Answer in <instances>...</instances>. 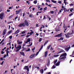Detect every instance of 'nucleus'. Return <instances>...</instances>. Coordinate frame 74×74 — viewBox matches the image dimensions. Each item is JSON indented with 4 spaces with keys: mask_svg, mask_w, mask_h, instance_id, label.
<instances>
[{
    "mask_svg": "<svg viewBox=\"0 0 74 74\" xmlns=\"http://www.w3.org/2000/svg\"><path fill=\"white\" fill-rule=\"evenodd\" d=\"M66 56H67V53H64L62 54L59 58V60L62 61L64 60L65 59H66Z\"/></svg>",
    "mask_w": 74,
    "mask_h": 74,
    "instance_id": "obj_1",
    "label": "nucleus"
},
{
    "mask_svg": "<svg viewBox=\"0 0 74 74\" xmlns=\"http://www.w3.org/2000/svg\"><path fill=\"white\" fill-rule=\"evenodd\" d=\"M15 47L16 49H17L16 50V52H18L21 49L22 47L21 45H18V46H17V47H16V44H15Z\"/></svg>",
    "mask_w": 74,
    "mask_h": 74,
    "instance_id": "obj_2",
    "label": "nucleus"
},
{
    "mask_svg": "<svg viewBox=\"0 0 74 74\" xmlns=\"http://www.w3.org/2000/svg\"><path fill=\"white\" fill-rule=\"evenodd\" d=\"M72 33L71 34L70 32H69L67 33V35H66V34H65L66 38H69L70 36H71V35H72V34H74V33L73 32V30H72Z\"/></svg>",
    "mask_w": 74,
    "mask_h": 74,
    "instance_id": "obj_3",
    "label": "nucleus"
},
{
    "mask_svg": "<svg viewBox=\"0 0 74 74\" xmlns=\"http://www.w3.org/2000/svg\"><path fill=\"white\" fill-rule=\"evenodd\" d=\"M4 15V13H1L0 14V18L1 19L3 20L4 18H5V15Z\"/></svg>",
    "mask_w": 74,
    "mask_h": 74,
    "instance_id": "obj_4",
    "label": "nucleus"
},
{
    "mask_svg": "<svg viewBox=\"0 0 74 74\" xmlns=\"http://www.w3.org/2000/svg\"><path fill=\"white\" fill-rule=\"evenodd\" d=\"M62 33H60V34L55 35V37H62Z\"/></svg>",
    "mask_w": 74,
    "mask_h": 74,
    "instance_id": "obj_5",
    "label": "nucleus"
},
{
    "mask_svg": "<svg viewBox=\"0 0 74 74\" xmlns=\"http://www.w3.org/2000/svg\"><path fill=\"white\" fill-rule=\"evenodd\" d=\"M43 48V45L42 46L41 48L40 49H39V50L38 51V52H37L36 54V56H37V55H38V53H39V52H40V51H41V49H42Z\"/></svg>",
    "mask_w": 74,
    "mask_h": 74,
    "instance_id": "obj_6",
    "label": "nucleus"
},
{
    "mask_svg": "<svg viewBox=\"0 0 74 74\" xmlns=\"http://www.w3.org/2000/svg\"><path fill=\"white\" fill-rule=\"evenodd\" d=\"M19 27H25V23H21L20 24L18 25Z\"/></svg>",
    "mask_w": 74,
    "mask_h": 74,
    "instance_id": "obj_7",
    "label": "nucleus"
},
{
    "mask_svg": "<svg viewBox=\"0 0 74 74\" xmlns=\"http://www.w3.org/2000/svg\"><path fill=\"white\" fill-rule=\"evenodd\" d=\"M23 70H27L28 71H29V68L28 67V66H25L23 68Z\"/></svg>",
    "mask_w": 74,
    "mask_h": 74,
    "instance_id": "obj_8",
    "label": "nucleus"
},
{
    "mask_svg": "<svg viewBox=\"0 0 74 74\" xmlns=\"http://www.w3.org/2000/svg\"><path fill=\"white\" fill-rule=\"evenodd\" d=\"M24 23L25 25H26V26H28L29 25V23H28V22H27V21L26 20H25Z\"/></svg>",
    "mask_w": 74,
    "mask_h": 74,
    "instance_id": "obj_9",
    "label": "nucleus"
},
{
    "mask_svg": "<svg viewBox=\"0 0 74 74\" xmlns=\"http://www.w3.org/2000/svg\"><path fill=\"white\" fill-rule=\"evenodd\" d=\"M64 52V50L62 49H61L59 52H56V54L58 55L59 54V53H62V52Z\"/></svg>",
    "mask_w": 74,
    "mask_h": 74,
    "instance_id": "obj_10",
    "label": "nucleus"
},
{
    "mask_svg": "<svg viewBox=\"0 0 74 74\" xmlns=\"http://www.w3.org/2000/svg\"><path fill=\"white\" fill-rule=\"evenodd\" d=\"M34 56H35V54H32L30 56V58L32 59V58L34 57Z\"/></svg>",
    "mask_w": 74,
    "mask_h": 74,
    "instance_id": "obj_11",
    "label": "nucleus"
},
{
    "mask_svg": "<svg viewBox=\"0 0 74 74\" xmlns=\"http://www.w3.org/2000/svg\"><path fill=\"white\" fill-rule=\"evenodd\" d=\"M21 9L19 10L18 11L16 10V14H19V13L20 12H21Z\"/></svg>",
    "mask_w": 74,
    "mask_h": 74,
    "instance_id": "obj_12",
    "label": "nucleus"
},
{
    "mask_svg": "<svg viewBox=\"0 0 74 74\" xmlns=\"http://www.w3.org/2000/svg\"><path fill=\"white\" fill-rule=\"evenodd\" d=\"M31 40V39H30V38H29L27 39V41L26 42L25 41V43H27V42H30Z\"/></svg>",
    "mask_w": 74,
    "mask_h": 74,
    "instance_id": "obj_13",
    "label": "nucleus"
},
{
    "mask_svg": "<svg viewBox=\"0 0 74 74\" xmlns=\"http://www.w3.org/2000/svg\"><path fill=\"white\" fill-rule=\"evenodd\" d=\"M6 31L7 29H4L3 32V35H5V34Z\"/></svg>",
    "mask_w": 74,
    "mask_h": 74,
    "instance_id": "obj_14",
    "label": "nucleus"
},
{
    "mask_svg": "<svg viewBox=\"0 0 74 74\" xmlns=\"http://www.w3.org/2000/svg\"><path fill=\"white\" fill-rule=\"evenodd\" d=\"M60 61H58L56 64V66H59L60 65Z\"/></svg>",
    "mask_w": 74,
    "mask_h": 74,
    "instance_id": "obj_15",
    "label": "nucleus"
},
{
    "mask_svg": "<svg viewBox=\"0 0 74 74\" xmlns=\"http://www.w3.org/2000/svg\"><path fill=\"white\" fill-rule=\"evenodd\" d=\"M70 48H71V47L70 46H69L68 48H65V51H68L69 50V49H70Z\"/></svg>",
    "mask_w": 74,
    "mask_h": 74,
    "instance_id": "obj_16",
    "label": "nucleus"
},
{
    "mask_svg": "<svg viewBox=\"0 0 74 74\" xmlns=\"http://www.w3.org/2000/svg\"><path fill=\"white\" fill-rule=\"evenodd\" d=\"M19 32V30H17L14 33V34H18Z\"/></svg>",
    "mask_w": 74,
    "mask_h": 74,
    "instance_id": "obj_17",
    "label": "nucleus"
},
{
    "mask_svg": "<svg viewBox=\"0 0 74 74\" xmlns=\"http://www.w3.org/2000/svg\"><path fill=\"white\" fill-rule=\"evenodd\" d=\"M45 57L46 58V57H47V55H48V51H46L45 52Z\"/></svg>",
    "mask_w": 74,
    "mask_h": 74,
    "instance_id": "obj_18",
    "label": "nucleus"
},
{
    "mask_svg": "<svg viewBox=\"0 0 74 74\" xmlns=\"http://www.w3.org/2000/svg\"><path fill=\"white\" fill-rule=\"evenodd\" d=\"M48 41H49L48 40H46V41L45 42L44 44V46H45V45H47V43H48Z\"/></svg>",
    "mask_w": 74,
    "mask_h": 74,
    "instance_id": "obj_19",
    "label": "nucleus"
},
{
    "mask_svg": "<svg viewBox=\"0 0 74 74\" xmlns=\"http://www.w3.org/2000/svg\"><path fill=\"white\" fill-rule=\"evenodd\" d=\"M40 72L41 74H43V73H44V69H41L40 71Z\"/></svg>",
    "mask_w": 74,
    "mask_h": 74,
    "instance_id": "obj_20",
    "label": "nucleus"
},
{
    "mask_svg": "<svg viewBox=\"0 0 74 74\" xmlns=\"http://www.w3.org/2000/svg\"><path fill=\"white\" fill-rule=\"evenodd\" d=\"M56 30L57 32H58L59 31H60V29H59V28H56Z\"/></svg>",
    "mask_w": 74,
    "mask_h": 74,
    "instance_id": "obj_21",
    "label": "nucleus"
},
{
    "mask_svg": "<svg viewBox=\"0 0 74 74\" xmlns=\"http://www.w3.org/2000/svg\"><path fill=\"white\" fill-rule=\"evenodd\" d=\"M17 44L18 45H21V44H22V41H21V42H18L17 43Z\"/></svg>",
    "mask_w": 74,
    "mask_h": 74,
    "instance_id": "obj_22",
    "label": "nucleus"
},
{
    "mask_svg": "<svg viewBox=\"0 0 74 74\" xmlns=\"http://www.w3.org/2000/svg\"><path fill=\"white\" fill-rule=\"evenodd\" d=\"M20 53L22 55H23V56H25V53L23 52H20Z\"/></svg>",
    "mask_w": 74,
    "mask_h": 74,
    "instance_id": "obj_23",
    "label": "nucleus"
},
{
    "mask_svg": "<svg viewBox=\"0 0 74 74\" xmlns=\"http://www.w3.org/2000/svg\"><path fill=\"white\" fill-rule=\"evenodd\" d=\"M51 45H49V46H48L47 47V49H49V48H50V47H51Z\"/></svg>",
    "mask_w": 74,
    "mask_h": 74,
    "instance_id": "obj_24",
    "label": "nucleus"
},
{
    "mask_svg": "<svg viewBox=\"0 0 74 74\" xmlns=\"http://www.w3.org/2000/svg\"><path fill=\"white\" fill-rule=\"evenodd\" d=\"M51 1L53 3H56V1H54L53 0H52Z\"/></svg>",
    "mask_w": 74,
    "mask_h": 74,
    "instance_id": "obj_25",
    "label": "nucleus"
},
{
    "mask_svg": "<svg viewBox=\"0 0 74 74\" xmlns=\"http://www.w3.org/2000/svg\"><path fill=\"white\" fill-rule=\"evenodd\" d=\"M37 0H36L34 1V4H37Z\"/></svg>",
    "mask_w": 74,
    "mask_h": 74,
    "instance_id": "obj_26",
    "label": "nucleus"
},
{
    "mask_svg": "<svg viewBox=\"0 0 74 74\" xmlns=\"http://www.w3.org/2000/svg\"><path fill=\"white\" fill-rule=\"evenodd\" d=\"M63 10H64V12H66L67 11V9L65 8H64Z\"/></svg>",
    "mask_w": 74,
    "mask_h": 74,
    "instance_id": "obj_27",
    "label": "nucleus"
},
{
    "mask_svg": "<svg viewBox=\"0 0 74 74\" xmlns=\"http://www.w3.org/2000/svg\"><path fill=\"white\" fill-rule=\"evenodd\" d=\"M50 13H51V14H54V11H50Z\"/></svg>",
    "mask_w": 74,
    "mask_h": 74,
    "instance_id": "obj_28",
    "label": "nucleus"
},
{
    "mask_svg": "<svg viewBox=\"0 0 74 74\" xmlns=\"http://www.w3.org/2000/svg\"><path fill=\"white\" fill-rule=\"evenodd\" d=\"M56 67H55V65H53V66L51 67V69H55Z\"/></svg>",
    "mask_w": 74,
    "mask_h": 74,
    "instance_id": "obj_29",
    "label": "nucleus"
},
{
    "mask_svg": "<svg viewBox=\"0 0 74 74\" xmlns=\"http://www.w3.org/2000/svg\"><path fill=\"white\" fill-rule=\"evenodd\" d=\"M60 55H55L54 56V57H55L56 58V57H58V56H59Z\"/></svg>",
    "mask_w": 74,
    "mask_h": 74,
    "instance_id": "obj_30",
    "label": "nucleus"
},
{
    "mask_svg": "<svg viewBox=\"0 0 74 74\" xmlns=\"http://www.w3.org/2000/svg\"><path fill=\"white\" fill-rule=\"evenodd\" d=\"M58 61V60H55L54 62H53L54 64H55L56 62H57V61Z\"/></svg>",
    "mask_w": 74,
    "mask_h": 74,
    "instance_id": "obj_31",
    "label": "nucleus"
},
{
    "mask_svg": "<svg viewBox=\"0 0 74 74\" xmlns=\"http://www.w3.org/2000/svg\"><path fill=\"white\" fill-rule=\"evenodd\" d=\"M64 28H67V26H65V24L64 23L63 25Z\"/></svg>",
    "mask_w": 74,
    "mask_h": 74,
    "instance_id": "obj_32",
    "label": "nucleus"
},
{
    "mask_svg": "<svg viewBox=\"0 0 74 74\" xmlns=\"http://www.w3.org/2000/svg\"><path fill=\"white\" fill-rule=\"evenodd\" d=\"M25 51H27V52L28 51H30V48H28V49L27 50H26Z\"/></svg>",
    "mask_w": 74,
    "mask_h": 74,
    "instance_id": "obj_33",
    "label": "nucleus"
},
{
    "mask_svg": "<svg viewBox=\"0 0 74 74\" xmlns=\"http://www.w3.org/2000/svg\"><path fill=\"white\" fill-rule=\"evenodd\" d=\"M32 42L31 44L29 45H28L27 46V47H30V46H32Z\"/></svg>",
    "mask_w": 74,
    "mask_h": 74,
    "instance_id": "obj_34",
    "label": "nucleus"
},
{
    "mask_svg": "<svg viewBox=\"0 0 74 74\" xmlns=\"http://www.w3.org/2000/svg\"><path fill=\"white\" fill-rule=\"evenodd\" d=\"M33 33H34V32H33V31L32 32L30 33L29 34H30V35H32V34H33Z\"/></svg>",
    "mask_w": 74,
    "mask_h": 74,
    "instance_id": "obj_35",
    "label": "nucleus"
},
{
    "mask_svg": "<svg viewBox=\"0 0 74 74\" xmlns=\"http://www.w3.org/2000/svg\"><path fill=\"white\" fill-rule=\"evenodd\" d=\"M4 41V39H3L0 42V44H1L2 43V42H3V41Z\"/></svg>",
    "mask_w": 74,
    "mask_h": 74,
    "instance_id": "obj_36",
    "label": "nucleus"
},
{
    "mask_svg": "<svg viewBox=\"0 0 74 74\" xmlns=\"http://www.w3.org/2000/svg\"><path fill=\"white\" fill-rule=\"evenodd\" d=\"M9 38L10 39V40H11V39H12V36H10L9 37Z\"/></svg>",
    "mask_w": 74,
    "mask_h": 74,
    "instance_id": "obj_37",
    "label": "nucleus"
},
{
    "mask_svg": "<svg viewBox=\"0 0 74 74\" xmlns=\"http://www.w3.org/2000/svg\"><path fill=\"white\" fill-rule=\"evenodd\" d=\"M59 40H63V38L62 37L61 38H60L59 39Z\"/></svg>",
    "mask_w": 74,
    "mask_h": 74,
    "instance_id": "obj_38",
    "label": "nucleus"
},
{
    "mask_svg": "<svg viewBox=\"0 0 74 74\" xmlns=\"http://www.w3.org/2000/svg\"><path fill=\"white\" fill-rule=\"evenodd\" d=\"M42 41V38H40L39 40V42H41Z\"/></svg>",
    "mask_w": 74,
    "mask_h": 74,
    "instance_id": "obj_39",
    "label": "nucleus"
},
{
    "mask_svg": "<svg viewBox=\"0 0 74 74\" xmlns=\"http://www.w3.org/2000/svg\"><path fill=\"white\" fill-rule=\"evenodd\" d=\"M73 15V13H72L71 14H69V16H72V15Z\"/></svg>",
    "mask_w": 74,
    "mask_h": 74,
    "instance_id": "obj_40",
    "label": "nucleus"
},
{
    "mask_svg": "<svg viewBox=\"0 0 74 74\" xmlns=\"http://www.w3.org/2000/svg\"><path fill=\"white\" fill-rule=\"evenodd\" d=\"M49 63H50V61L49 60L48 61V62L47 64V65H48L49 64Z\"/></svg>",
    "mask_w": 74,
    "mask_h": 74,
    "instance_id": "obj_41",
    "label": "nucleus"
},
{
    "mask_svg": "<svg viewBox=\"0 0 74 74\" xmlns=\"http://www.w3.org/2000/svg\"><path fill=\"white\" fill-rule=\"evenodd\" d=\"M4 58L3 59V58H0V60H4Z\"/></svg>",
    "mask_w": 74,
    "mask_h": 74,
    "instance_id": "obj_42",
    "label": "nucleus"
},
{
    "mask_svg": "<svg viewBox=\"0 0 74 74\" xmlns=\"http://www.w3.org/2000/svg\"><path fill=\"white\" fill-rule=\"evenodd\" d=\"M44 10H47V7H45V8L43 9Z\"/></svg>",
    "mask_w": 74,
    "mask_h": 74,
    "instance_id": "obj_43",
    "label": "nucleus"
},
{
    "mask_svg": "<svg viewBox=\"0 0 74 74\" xmlns=\"http://www.w3.org/2000/svg\"><path fill=\"white\" fill-rule=\"evenodd\" d=\"M7 55H5L4 56H3V58H6V56Z\"/></svg>",
    "mask_w": 74,
    "mask_h": 74,
    "instance_id": "obj_44",
    "label": "nucleus"
},
{
    "mask_svg": "<svg viewBox=\"0 0 74 74\" xmlns=\"http://www.w3.org/2000/svg\"><path fill=\"white\" fill-rule=\"evenodd\" d=\"M27 3L28 4V5H29L30 4V2H29L28 1H26Z\"/></svg>",
    "mask_w": 74,
    "mask_h": 74,
    "instance_id": "obj_45",
    "label": "nucleus"
},
{
    "mask_svg": "<svg viewBox=\"0 0 74 74\" xmlns=\"http://www.w3.org/2000/svg\"><path fill=\"white\" fill-rule=\"evenodd\" d=\"M25 31H24L22 32L21 33H22V34H25Z\"/></svg>",
    "mask_w": 74,
    "mask_h": 74,
    "instance_id": "obj_46",
    "label": "nucleus"
},
{
    "mask_svg": "<svg viewBox=\"0 0 74 74\" xmlns=\"http://www.w3.org/2000/svg\"><path fill=\"white\" fill-rule=\"evenodd\" d=\"M53 48H52V47H51L50 49V50L51 51H53Z\"/></svg>",
    "mask_w": 74,
    "mask_h": 74,
    "instance_id": "obj_47",
    "label": "nucleus"
},
{
    "mask_svg": "<svg viewBox=\"0 0 74 74\" xmlns=\"http://www.w3.org/2000/svg\"><path fill=\"white\" fill-rule=\"evenodd\" d=\"M1 52L2 53V54H4V52L3 51H1Z\"/></svg>",
    "mask_w": 74,
    "mask_h": 74,
    "instance_id": "obj_48",
    "label": "nucleus"
},
{
    "mask_svg": "<svg viewBox=\"0 0 74 74\" xmlns=\"http://www.w3.org/2000/svg\"><path fill=\"white\" fill-rule=\"evenodd\" d=\"M38 9L40 8V5H38Z\"/></svg>",
    "mask_w": 74,
    "mask_h": 74,
    "instance_id": "obj_49",
    "label": "nucleus"
},
{
    "mask_svg": "<svg viewBox=\"0 0 74 74\" xmlns=\"http://www.w3.org/2000/svg\"><path fill=\"white\" fill-rule=\"evenodd\" d=\"M58 2V3H59V4H61V3H62V1H59Z\"/></svg>",
    "mask_w": 74,
    "mask_h": 74,
    "instance_id": "obj_50",
    "label": "nucleus"
},
{
    "mask_svg": "<svg viewBox=\"0 0 74 74\" xmlns=\"http://www.w3.org/2000/svg\"><path fill=\"white\" fill-rule=\"evenodd\" d=\"M35 49H36V47H34L32 49V51H34V50H35Z\"/></svg>",
    "mask_w": 74,
    "mask_h": 74,
    "instance_id": "obj_51",
    "label": "nucleus"
},
{
    "mask_svg": "<svg viewBox=\"0 0 74 74\" xmlns=\"http://www.w3.org/2000/svg\"><path fill=\"white\" fill-rule=\"evenodd\" d=\"M70 6H72L73 5H74V4L73 3H71L70 4Z\"/></svg>",
    "mask_w": 74,
    "mask_h": 74,
    "instance_id": "obj_52",
    "label": "nucleus"
},
{
    "mask_svg": "<svg viewBox=\"0 0 74 74\" xmlns=\"http://www.w3.org/2000/svg\"><path fill=\"white\" fill-rule=\"evenodd\" d=\"M3 63H4V61H3L1 64V65H3Z\"/></svg>",
    "mask_w": 74,
    "mask_h": 74,
    "instance_id": "obj_53",
    "label": "nucleus"
},
{
    "mask_svg": "<svg viewBox=\"0 0 74 74\" xmlns=\"http://www.w3.org/2000/svg\"><path fill=\"white\" fill-rule=\"evenodd\" d=\"M18 18V17L17 16H16L14 18L15 20H16V19Z\"/></svg>",
    "mask_w": 74,
    "mask_h": 74,
    "instance_id": "obj_54",
    "label": "nucleus"
},
{
    "mask_svg": "<svg viewBox=\"0 0 74 74\" xmlns=\"http://www.w3.org/2000/svg\"><path fill=\"white\" fill-rule=\"evenodd\" d=\"M46 1L47 2H49V3H50V1L49 0H46Z\"/></svg>",
    "mask_w": 74,
    "mask_h": 74,
    "instance_id": "obj_55",
    "label": "nucleus"
},
{
    "mask_svg": "<svg viewBox=\"0 0 74 74\" xmlns=\"http://www.w3.org/2000/svg\"><path fill=\"white\" fill-rule=\"evenodd\" d=\"M32 14H29V16L30 18H31V17H32Z\"/></svg>",
    "mask_w": 74,
    "mask_h": 74,
    "instance_id": "obj_56",
    "label": "nucleus"
},
{
    "mask_svg": "<svg viewBox=\"0 0 74 74\" xmlns=\"http://www.w3.org/2000/svg\"><path fill=\"white\" fill-rule=\"evenodd\" d=\"M6 53H9V51L8 50H6Z\"/></svg>",
    "mask_w": 74,
    "mask_h": 74,
    "instance_id": "obj_57",
    "label": "nucleus"
},
{
    "mask_svg": "<svg viewBox=\"0 0 74 74\" xmlns=\"http://www.w3.org/2000/svg\"><path fill=\"white\" fill-rule=\"evenodd\" d=\"M46 19V18H45V16H44V18H43V19Z\"/></svg>",
    "mask_w": 74,
    "mask_h": 74,
    "instance_id": "obj_58",
    "label": "nucleus"
},
{
    "mask_svg": "<svg viewBox=\"0 0 74 74\" xmlns=\"http://www.w3.org/2000/svg\"><path fill=\"white\" fill-rule=\"evenodd\" d=\"M7 12H10V10H7Z\"/></svg>",
    "mask_w": 74,
    "mask_h": 74,
    "instance_id": "obj_59",
    "label": "nucleus"
},
{
    "mask_svg": "<svg viewBox=\"0 0 74 74\" xmlns=\"http://www.w3.org/2000/svg\"><path fill=\"white\" fill-rule=\"evenodd\" d=\"M43 10L42 8H41L40 9V11H41Z\"/></svg>",
    "mask_w": 74,
    "mask_h": 74,
    "instance_id": "obj_60",
    "label": "nucleus"
},
{
    "mask_svg": "<svg viewBox=\"0 0 74 74\" xmlns=\"http://www.w3.org/2000/svg\"><path fill=\"white\" fill-rule=\"evenodd\" d=\"M36 26L37 27H38V24H36Z\"/></svg>",
    "mask_w": 74,
    "mask_h": 74,
    "instance_id": "obj_61",
    "label": "nucleus"
},
{
    "mask_svg": "<svg viewBox=\"0 0 74 74\" xmlns=\"http://www.w3.org/2000/svg\"><path fill=\"white\" fill-rule=\"evenodd\" d=\"M25 13H23V16L24 17L25 16Z\"/></svg>",
    "mask_w": 74,
    "mask_h": 74,
    "instance_id": "obj_62",
    "label": "nucleus"
},
{
    "mask_svg": "<svg viewBox=\"0 0 74 74\" xmlns=\"http://www.w3.org/2000/svg\"><path fill=\"white\" fill-rule=\"evenodd\" d=\"M26 36V35L24 34V35H21V37H23V36Z\"/></svg>",
    "mask_w": 74,
    "mask_h": 74,
    "instance_id": "obj_63",
    "label": "nucleus"
},
{
    "mask_svg": "<svg viewBox=\"0 0 74 74\" xmlns=\"http://www.w3.org/2000/svg\"><path fill=\"white\" fill-rule=\"evenodd\" d=\"M30 36V35H28L27 36H26V37H29V36Z\"/></svg>",
    "mask_w": 74,
    "mask_h": 74,
    "instance_id": "obj_64",
    "label": "nucleus"
}]
</instances>
